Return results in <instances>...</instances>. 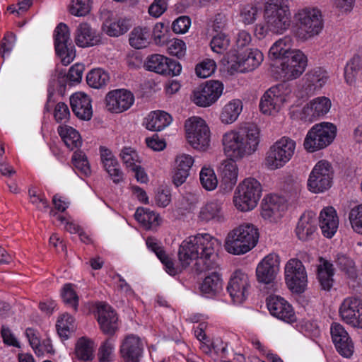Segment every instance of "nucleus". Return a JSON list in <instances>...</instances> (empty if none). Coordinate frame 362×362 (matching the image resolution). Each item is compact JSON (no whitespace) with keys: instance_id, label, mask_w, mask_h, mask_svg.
<instances>
[{"instance_id":"1","label":"nucleus","mask_w":362,"mask_h":362,"mask_svg":"<svg viewBox=\"0 0 362 362\" xmlns=\"http://www.w3.org/2000/svg\"><path fill=\"white\" fill-rule=\"evenodd\" d=\"M259 142L260 131L255 124L229 130L223 134L221 144L227 158L221 161L217 170L221 179L220 187L225 192H230L238 181L236 161L252 155L257 150Z\"/></svg>"},{"instance_id":"2","label":"nucleus","mask_w":362,"mask_h":362,"mask_svg":"<svg viewBox=\"0 0 362 362\" xmlns=\"http://www.w3.org/2000/svg\"><path fill=\"white\" fill-rule=\"evenodd\" d=\"M221 242L209 233H199L185 239L180 245L178 259L182 269H185L193 261L195 269L203 272L218 267L216 251Z\"/></svg>"},{"instance_id":"3","label":"nucleus","mask_w":362,"mask_h":362,"mask_svg":"<svg viewBox=\"0 0 362 362\" xmlns=\"http://www.w3.org/2000/svg\"><path fill=\"white\" fill-rule=\"evenodd\" d=\"M291 13L287 0H267L264 4L263 22L255 25V34L263 38L269 34L282 35L291 27Z\"/></svg>"},{"instance_id":"4","label":"nucleus","mask_w":362,"mask_h":362,"mask_svg":"<svg viewBox=\"0 0 362 362\" xmlns=\"http://www.w3.org/2000/svg\"><path fill=\"white\" fill-rule=\"evenodd\" d=\"M297 25L296 37L301 41H307L318 35L323 28V20L320 10L313 6L298 8L293 15Z\"/></svg>"},{"instance_id":"5","label":"nucleus","mask_w":362,"mask_h":362,"mask_svg":"<svg viewBox=\"0 0 362 362\" xmlns=\"http://www.w3.org/2000/svg\"><path fill=\"white\" fill-rule=\"evenodd\" d=\"M258 239L257 229L252 224L244 223L228 233L224 247L230 254L243 255L255 247Z\"/></svg>"},{"instance_id":"6","label":"nucleus","mask_w":362,"mask_h":362,"mask_svg":"<svg viewBox=\"0 0 362 362\" xmlns=\"http://www.w3.org/2000/svg\"><path fill=\"white\" fill-rule=\"evenodd\" d=\"M262 196V185L253 177L242 180L235 189L233 202L235 209L242 212L253 210Z\"/></svg>"},{"instance_id":"7","label":"nucleus","mask_w":362,"mask_h":362,"mask_svg":"<svg viewBox=\"0 0 362 362\" xmlns=\"http://www.w3.org/2000/svg\"><path fill=\"white\" fill-rule=\"evenodd\" d=\"M337 135V127L330 122L313 125L308 132L303 142L305 149L310 153L323 149L330 145Z\"/></svg>"},{"instance_id":"8","label":"nucleus","mask_w":362,"mask_h":362,"mask_svg":"<svg viewBox=\"0 0 362 362\" xmlns=\"http://www.w3.org/2000/svg\"><path fill=\"white\" fill-rule=\"evenodd\" d=\"M296 143L288 136H283L274 143L266 153L265 165L269 170L283 168L293 158Z\"/></svg>"},{"instance_id":"9","label":"nucleus","mask_w":362,"mask_h":362,"mask_svg":"<svg viewBox=\"0 0 362 362\" xmlns=\"http://www.w3.org/2000/svg\"><path fill=\"white\" fill-rule=\"evenodd\" d=\"M186 139L196 151L204 152L211 146V132L206 122L199 117H192L186 120Z\"/></svg>"},{"instance_id":"10","label":"nucleus","mask_w":362,"mask_h":362,"mask_svg":"<svg viewBox=\"0 0 362 362\" xmlns=\"http://www.w3.org/2000/svg\"><path fill=\"white\" fill-rule=\"evenodd\" d=\"M291 89L286 84H278L267 90L261 98L259 107L264 114L272 115L279 110L282 105L292 97Z\"/></svg>"},{"instance_id":"11","label":"nucleus","mask_w":362,"mask_h":362,"mask_svg":"<svg viewBox=\"0 0 362 362\" xmlns=\"http://www.w3.org/2000/svg\"><path fill=\"white\" fill-rule=\"evenodd\" d=\"M333 170L331 164L325 160L318 161L313 168L308 180V189L320 193L329 189L332 183Z\"/></svg>"},{"instance_id":"12","label":"nucleus","mask_w":362,"mask_h":362,"mask_svg":"<svg viewBox=\"0 0 362 362\" xmlns=\"http://www.w3.org/2000/svg\"><path fill=\"white\" fill-rule=\"evenodd\" d=\"M307 66V56L301 50L293 49L290 55L282 59L279 76L284 80L296 79L303 74Z\"/></svg>"},{"instance_id":"13","label":"nucleus","mask_w":362,"mask_h":362,"mask_svg":"<svg viewBox=\"0 0 362 362\" xmlns=\"http://www.w3.org/2000/svg\"><path fill=\"white\" fill-rule=\"evenodd\" d=\"M285 280L288 288L294 293H303L308 283V276L305 267L299 259H289L284 268Z\"/></svg>"},{"instance_id":"14","label":"nucleus","mask_w":362,"mask_h":362,"mask_svg":"<svg viewBox=\"0 0 362 362\" xmlns=\"http://www.w3.org/2000/svg\"><path fill=\"white\" fill-rule=\"evenodd\" d=\"M54 47L57 54L61 58L62 63L67 66L75 58V50L70 39L69 27L60 23L54 32Z\"/></svg>"},{"instance_id":"15","label":"nucleus","mask_w":362,"mask_h":362,"mask_svg":"<svg viewBox=\"0 0 362 362\" xmlns=\"http://www.w3.org/2000/svg\"><path fill=\"white\" fill-rule=\"evenodd\" d=\"M263 59L261 51L257 49H250L240 54L230 55L228 63L230 71L245 73L257 68Z\"/></svg>"},{"instance_id":"16","label":"nucleus","mask_w":362,"mask_h":362,"mask_svg":"<svg viewBox=\"0 0 362 362\" xmlns=\"http://www.w3.org/2000/svg\"><path fill=\"white\" fill-rule=\"evenodd\" d=\"M144 67L146 70L168 76H178L182 71L179 62L159 54L147 57Z\"/></svg>"},{"instance_id":"17","label":"nucleus","mask_w":362,"mask_h":362,"mask_svg":"<svg viewBox=\"0 0 362 362\" xmlns=\"http://www.w3.org/2000/svg\"><path fill=\"white\" fill-rule=\"evenodd\" d=\"M223 84L218 81H209L199 86L192 93V100L198 106L209 107L221 97Z\"/></svg>"},{"instance_id":"18","label":"nucleus","mask_w":362,"mask_h":362,"mask_svg":"<svg viewBox=\"0 0 362 362\" xmlns=\"http://www.w3.org/2000/svg\"><path fill=\"white\" fill-rule=\"evenodd\" d=\"M341 320L353 327L362 329V299L356 296L344 298L339 309Z\"/></svg>"},{"instance_id":"19","label":"nucleus","mask_w":362,"mask_h":362,"mask_svg":"<svg viewBox=\"0 0 362 362\" xmlns=\"http://www.w3.org/2000/svg\"><path fill=\"white\" fill-rule=\"evenodd\" d=\"M250 288L249 276L245 272L235 271L229 281L227 290L234 303L241 304L247 298Z\"/></svg>"},{"instance_id":"20","label":"nucleus","mask_w":362,"mask_h":362,"mask_svg":"<svg viewBox=\"0 0 362 362\" xmlns=\"http://www.w3.org/2000/svg\"><path fill=\"white\" fill-rule=\"evenodd\" d=\"M287 206L284 197L276 194L267 195L262 202L261 216L269 222H276L283 216Z\"/></svg>"},{"instance_id":"21","label":"nucleus","mask_w":362,"mask_h":362,"mask_svg":"<svg viewBox=\"0 0 362 362\" xmlns=\"http://www.w3.org/2000/svg\"><path fill=\"white\" fill-rule=\"evenodd\" d=\"M134 96L126 89L112 90L105 96V105L112 113H121L127 110L134 103Z\"/></svg>"},{"instance_id":"22","label":"nucleus","mask_w":362,"mask_h":362,"mask_svg":"<svg viewBox=\"0 0 362 362\" xmlns=\"http://www.w3.org/2000/svg\"><path fill=\"white\" fill-rule=\"evenodd\" d=\"M279 255L274 253L269 254L257 264L256 269L257 281L265 285H272L279 272Z\"/></svg>"},{"instance_id":"23","label":"nucleus","mask_w":362,"mask_h":362,"mask_svg":"<svg viewBox=\"0 0 362 362\" xmlns=\"http://www.w3.org/2000/svg\"><path fill=\"white\" fill-rule=\"evenodd\" d=\"M330 332L337 352L344 358H351L354 352V344L344 327L340 324L334 323Z\"/></svg>"},{"instance_id":"24","label":"nucleus","mask_w":362,"mask_h":362,"mask_svg":"<svg viewBox=\"0 0 362 362\" xmlns=\"http://www.w3.org/2000/svg\"><path fill=\"white\" fill-rule=\"evenodd\" d=\"M332 106L331 100L327 97H317L302 108L300 117L305 122H312L325 115Z\"/></svg>"},{"instance_id":"25","label":"nucleus","mask_w":362,"mask_h":362,"mask_svg":"<svg viewBox=\"0 0 362 362\" xmlns=\"http://www.w3.org/2000/svg\"><path fill=\"white\" fill-rule=\"evenodd\" d=\"M267 308L272 315L287 322L296 321L293 309L286 300L279 296H269L267 300Z\"/></svg>"},{"instance_id":"26","label":"nucleus","mask_w":362,"mask_h":362,"mask_svg":"<svg viewBox=\"0 0 362 362\" xmlns=\"http://www.w3.org/2000/svg\"><path fill=\"white\" fill-rule=\"evenodd\" d=\"M97 319L103 333L113 335L118 329V317L115 311L107 303L96 304Z\"/></svg>"},{"instance_id":"27","label":"nucleus","mask_w":362,"mask_h":362,"mask_svg":"<svg viewBox=\"0 0 362 362\" xmlns=\"http://www.w3.org/2000/svg\"><path fill=\"white\" fill-rule=\"evenodd\" d=\"M194 158L187 153H180L175 158L173 182L177 186L182 185L189 176Z\"/></svg>"},{"instance_id":"28","label":"nucleus","mask_w":362,"mask_h":362,"mask_svg":"<svg viewBox=\"0 0 362 362\" xmlns=\"http://www.w3.org/2000/svg\"><path fill=\"white\" fill-rule=\"evenodd\" d=\"M70 105L72 111L79 119L83 120L90 119L93 110L89 95L83 92L75 93L70 97Z\"/></svg>"},{"instance_id":"29","label":"nucleus","mask_w":362,"mask_h":362,"mask_svg":"<svg viewBox=\"0 0 362 362\" xmlns=\"http://www.w3.org/2000/svg\"><path fill=\"white\" fill-rule=\"evenodd\" d=\"M319 226L322 233L326 238H331L337 231L339 218L332 206L323 208L319 215Z\"/></svg>"},{"instance_id":"30","label":"nucleus","mask_w":362,"mask_h":362,"mask_svg":"<svg viewBox=\"0 0 362 362\" xmlns=\"http://www.w3.org/2000/svg\"><path fill=\"white\" fill-rule=\"evenodd\" d=\"M74 40L78 47L86 48L98 45L101 37L88 23H82L76 29Z\"/></svg>"},{"instance_id":"31","label":"nucleus","mask_w":362,"mask_h":362,"mask_svg":"<svg viewBox=\"0 0 362 362\" xmlns=\"http://www.w3.org/2000/svg\"><path fill=\"white\" fill-rule=\"evenodd\" d=\"M148 249L153 252L163 264L165 270L171 276H175L181 272L179 267H175L172 259L165 253L161 243L154 237L150 236L146 239Z\"/></svg>"},{"instance_id":"32","label":"nucleus","mask_w":362,"mask_h":362,"mask_svg":"<svg viewBox=\"0 0 362 362\" xmlns=\"http://www.w3.org/2000/svg\"><path fill=\"white\" fill-rule=\"evenodd\" d=\"M317 230L315 214L312 211H307L300 216L296 228V233L298 239L306 241L312 239Z\"/></svg>"},{"instance_id":"33","label":"nucleus","mask_w":362,"mask_h":362,"mask_svg":"<svg viewBox=\"0 0 362 362\" xmlns=\"http://www.w3.org/2000/svg\"><path fill=\"white\" fill-rule=\"evenodd\" d=\"M198 218L200 221L204 223L222 222L224 220L223 202L218 199L208 202L201 207Z\"/></svg>"},{"instance_id":"34","label":"nucleus","mask_w":362,"mask_h":362,"mask_svg":"<svg viewBox=\"0 0 362 362\" xmlns=\"http://www.w3.org/2000/svg\"><path fill=\"white\" fill-rule=\"evenodd\" d=\"M329 75L326 70L321 67L312 69L303 78L305 88L309 93L318 91L326 84Z\"/></svg>"},{"instance_id":"35","label":"nucleus","mask_w":362,"mask_h":362,"mask_svg":"<svg viewBox=\"0 0 362 362\" xmlns=\"http://www.w3.org/2000/svg\"><path fill=\"white\" fill-rule=\"evenodd\" d=\"M172 122V117L165 111L151 112L144 119L143 125L150 131L160 132Z\"/></svg>"},{"instance_id":"36","label":"nucleus","mask_w":362,"mask_h":362,"mask_svg":"<svg viewBox=\"0 0 362 362\" xmlns=\"http://www.w3.org/2000/svg\"><path fill=\"white\" fill-rule=\"evenodd\" d=\"M137 222L146 230H156L161 224L159 214L144 207H137Z\"/></svg>"},{"instance_id":"37","label":"nucleus","mask_w":362,"mask_h":362,"mask_svg":"<svg viewBox=\"0 0 362 362\" xmlns=\"http://www.w3.org/2000/svg\"><path fill=\"white\" fill-rule=\"evenodd\" d=\"M243 102L239 99H233L221 109L219 119L224 124L234 123L243 111Z\"/></svg>"},{"instance_id":"38","label":"nucleus","mask_w":362,"mask_h":362,"mask_svg":"<svg viewBox=\"0 0 362 362\" xmlns=\"http://www.w3.org/2000/svg\"><path fill=\"white\" fill-rule=\"evenodd\" d=\"M58 133L65 146L71 151L81 146V136L79 132L74 128L70 126L61 125L58 127Z\"/></svg>"},{"instance_id":"39","label":"nucleus","mask_w":362,"mask_h":362,"mask_svg":"<svg viewBox=\"0 0 362 362\" xmlns=\"http://www.w3.org/2000/svg\"><path fill=\"white\" fill-rule=\"evenodd\" d=\"M293 39L290 35H286L276 40L269 50V56L271 59H281L290 55L293 51Z\"/></svg>"},{"instance_id":"40","label":"nucleus","mask_w":362,"mask_h":362,"mask_svg":"<svg viewBox=\"0 0 362 362\" xmlns=\"http://www.w3.org/2000/svg\"><path fill=\"white\" fill-rule=\"evenodd\" d=\"M222 280L216 272H213L204 279L200 290L205 297L212 298L222 290Z\"/></svg>"},{"instance_id":"41","label":"nucleus","mask_w":362,"mask_h":362,"mask_svg":"<svg viewBox=\"0 0 362 362\" xmlns=\"http://www.w3.org/2000/svg\"><path fill=\"white\" fill-rule=\"evenodd\" d=\"M129 27L128 19L106 20L103 25V30L110 37H118L126 33Z\"/></svg>"},{"instance_id":"42","label":"nucleus","mask_w":362,"mask_h":362,"mask_svg":"<svg viewBox=\"0 0 362 362\" xmlns=\"http://www.w3.org/2000/svg\"><path fill=\"white\" fill-rule=\"evenodd\" d=\"M333 265L327 260L321 259V264L317 269V276L322 288L329 291L333 284Z\"/></svg>"},{"instance_id":"43","label":"nucleus","mask_w":362,"mask_h":362,"mask_svg":"<svg viewBox=\"0 0 362 362\" xmlns=\"http://www.w3.org/2000/svg\"><path fill=\"white\" fill-rule=\"evenodd\" d=\"M109 80L108 73L100 68L92 69L86 76L87 83L90 87L97 89L106 86Z\"/></svg>"},{"instance_id":"44","label":"nucleus","mask_w":362,"mask_h":362,"mask_svg":"<svg viewBox=\"0 0 362 362\" xmlns=\"http://www.w3.org/2000/svg\"><path fill=\"white\" fill-rule=\"evenodd\" d=\"M71 162L78 173L86 177L91 174L90 165L84 152L81 151H74L71 158Z\"/></svg>"},{"instance_id":"45","label":"nucleus","mask_w":362,"mask_h":362,"mask_svg":"<svg viewBox=\"0 0 362 362\" xmlns=\"http://www.w3.org/2000/svg\"><path fill=\"white\" fill-rule=\"evenodd\" d=\"M122 358L125 362H136V337L127 335L120 346Z\"/></svg>"},{"instance_id":"46","label":"nucleus","mask_w":362,"mask_h":362,"mask_svg":"<svg viewBox=\"0 0 362 362\" xmlns=\"http://www.w3.org/2000/svg\"><path fill=\"white\" fill-rule=\"evenodd\" d=\"M93 342L85 337L80 338L75 347L76 357L83 361H89L93 356Z\"/></svg>"},{"instance_id":"47","label":"nucleus","mask_w":362,"mask_h":362,"mask_svg":"<svg viewBox=\"0 0 362 362\" xmlns=\"http://www.w3.org/2000/svg\"><path fill=\"white\" fill-rule=\"evenodd\" d=\"M56 327L59 337L67 339L75 329L74 319L69 314H63L57 320Z\"/></svg>"},{"instance_id":"48","label":"nucleus","mask_w":362,"mask_h":362,"mask_svg":"<svg viewBox=\"0 0 362 362\" xmlns=\"http://www.w3.org/2000/svg\"><path fill=\"white\" fill-rule=\"evenodd\" d=\"M200 183L207 191H212L217 187L218 180L214 169L203 167L199 173Z\"/></svg>"},{"instance_id":"49","label":"nucleus","mask_w":362,"mask_h":362,"mask_svg":"<svg viewBox=\"0 0 362 362\" xmlns=\"http://www.w3.org/2000/svg\"><path fill=\"white\" fill-rule=\"evenodd\" d=\"M259 8L253 4L243 6L239 13V20L245 25L253 24L257 19Z\"/></svg>"},{"instance_id":"50","label":"nucleus","mask_w":362,"mask_h":362,"mask_svg":"<svg viewBox=\"0 0 362 362\" xmlns=\"http://www.w3.org/2000/svg\"><path fill=\"white\" fill-rule=\"evenodd\" d=\"M335 263L350 278L354 279L356 276L354 262L346 255L338 253L336 255Z\"/></svg>"},{"instance_id":"51","label":"nucleus","mask_w":362,"mask_h":362,"mask_svg":"<svg viewBox=\"0 0 362 362\" xmlns=\"http://www.w3.org/2000/svg\"><path fill=\"white\" fill-rule=\"evenodd\" d=\"M62 298L64 302L76 310L78 305V297L74 288V285L71 284H66L64 286L61 292Z\"/></svg>"},{"instance_id":"52","label":"nucleus","mask_w":362,"mask_h":362,"mask_svg":"<svg viewBox=\"0 0 362 362\" xmlns=\"http://www.w3.org/2000/svg\"><path fill=\"white\" fill-rule=\"evenodd\" d=\"M115 342L113 339H109L104 341L100 346L98 352L100 362H110L114 358Z\"/></svg>"},{"instance_id":"53","label":"nucleus","mask_w":362,"mask_h":362,"mask_svg":"<svg viewBox=\"0 0 362 362\" xmlns=\"http://www.w3.org/2000/svg\"><path fill=\"white\" fill-rule=\"evenodd\" d=\"M69 12L76 16H84L90 11V0H71L69 7Z\"/></svg>"},{"instance_id":"54","label":"nucleus","mask_w":362,"mask_h":362,"mask_svg":"<svg viewBox=\"0 0 362 362\" xmlns=\"http://www.w3.org/2000/svg\"><path fill=\"white\" fill-rule=\"evenodd\" d=\"M349 219L353 230L362 235V204L351 209Z\"/></svg>"},{"instance_id":"55","label":"nucleus","mask_w":362,"mask_h":362,"mask_svg":"<svg viewBox=\"0 0 362 362\" xmlns=\"http://www.w3.org/2000/svg\"><path fill=\"white\" fill-rule=\"evenodd\" d=\"M230 45V39L228 35L220 33L216 35L211 40L210 46L213 52L222 54L227 49Z\"/></svg>"},{"instance_id":"56","label":"nucleus","mask_w":362,"mask_h":362,"mask_svg":"<svg viewBox=\"0 0 362 362\" xmlns=\"http://www.w3.org/2000/svg\"><path fill=\"white\" fill-rule=\"evenodd\" d=\"M361 60L358 56L354 57L344 68V76L347 83H351L361 69Z\"/></svg>"},{"instance_id":"57","label":"nucleus","mask_w":362,"mask_h":362,"mask_svg":"<svg viewBox=\"0 0 362 362\" xmlns=\"http://www.w3.org/2000/svg\"><path fill=\"white\" fill-rule=\"evenodd\" d=\"M120 157L126 168L136 175V150L125 146L121 151Z\"/></svg>"},{"instance_id":"58","label":"nucleus","mask_w":362,"mask_h":362,"mask_svg":"<svg viewBox=\"0 0 362 362\" xmlns=\"http://www.w3.org/2000/svg\"><path fill=\"white\" fill-rule=\"evenodd\" d=\"M216 63L214 60L206 59L197 65L195 71L197 76L200 78H207L210 76L216 70Z\"/></svg>"},{"instance_id":"59","label":"nucleus","mask_w":362,"mask_h":362,"mask_svg":"<svg viewBox=\"0 0 362 362\" xmlns=\"http://www.w3.org/2000/svg\"><path fill=\"white\" fill-rule=\"evenodd\" d=\"M103 167L114 182H119L122 179V172L117 158L105 162Z\"/></svg>"},{"instance_id":"60","label":"nucleus","mask_w":362,"mask_h":362,"mask_svg":"<svg viewBox=\"0 0 362 362\" xmlns=\"http://www.w3.org/2000/svg\"><path fill=\"white\" fill-rule=\"evenodd\" d=\"M153 40L157 45H163L168 41V29L163 23H157L153 30Z\"/></svg>"},{"instance_id":"61","label":"nucleus","mask_w":362,"mask_h":362,"mask_svg":"<svg viewBox=\"0 0 362 362\" xmlns=\"http://www.w3.org/2000/svg\"><path fill=\"white\" fill-rule=\"evenodd\" d=\"M29 196L30 202L39 210L45 211L48 208V202L45 196L40 193L36 189L33 188L30 189Z\"/></svg>"},{"instance_id":"62","label":"nucleus","mask_w":362,"mask_h":362,"mask_svg":"<svg viewBox=\"0 0 362 362\" xmlns=\"http://www.w3.org/2000/svg\"><path fill=\"white\" fill-rule=\"evenodd\" d=\"M151 28L146 26L137 28V49L148 47L151 39Z\"/></svg>"},{"instance_id":"63","label":"nucleus","mask_w":362,"mask_h":362,"mask_svg":"<svg viewBox=\"0 0 362 362\" xmlns=\"http://www.w3.org/2000/svg\"><path fill=\"white\" fill-rule=\"evenodd\" d=\"M191 25V19L186 16H180L173 22L172 29L177 34L187 33Z\"/></svg>"},{"instance_id":"64","label":"nucleus","mask_w":362,"mask_h":362,"mask_svg":"<svg viewBox=\"0 0 362 362\" xmlns=\"http://www.w3.org/2000/svg\"><path fill=\"white\" fill-rule=\"evenodd\" d=\"M168 6V0H154L148 7V13L153 17L158 18L164 13Z\"/></svg>"}]
</instances>
